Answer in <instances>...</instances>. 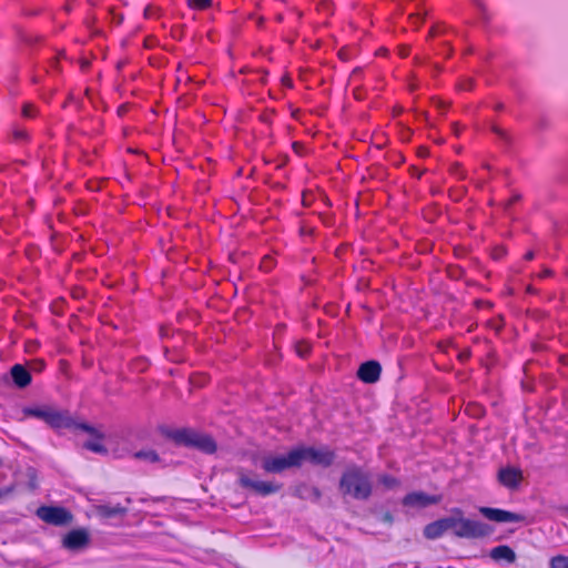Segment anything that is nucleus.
Masks as SVG:
<instances>
[{
	"label": "nucleus",
	"mask_w": 568,
	"mask_h": 568,
	"mask_svg": "<svg viewBox=\"0 0 568 568\" xmlns=\"http://www.w3.org/2000/svg\"><path fill=\"white\" fill-rule=\"evenodd\" d=\"M134 457L138 459L146 460L151 464L158 463L160 460L158 453L153 449L139 450L134 453Z\"/></svg>",
	"instance_id": "19"
},
{
	"label": "nucleus",
	"mask_w": 568,
	"mask_h": 568,
	"mask_svg": "<svg viewBox=\"0 0 568 568\" xmlns=\"http://www.w3.org/2000/svg\"><path fill=\"white\" fill-rule=\"evenodd\" d=\"M479 511L485 518L496 523H520L524 520L523 515L505 509L480 507Z\"/></svg>",
	"instance_id": "10"
},
{
	"label": "nucleus",
	"mask_w": 568,
	"mask_h": 568,
	"mask_svg": "<svg viewBox=\"0 0 568 568\" xmlns=\"http://www.w3.org/2000/svg\"><path fill=\"white\" fill-rule=\"evenodd\" d=\"M452 511L456 516H448V530H452L454 536L477 539L487 537L493 532V528L488 524L463 517L460 508H454Z\"/></svg>",
	"instance_id": "4"
},
{
	"label": "nucleus",
	"mask_w": 568,
	"mask_h": 568,
	"mask_svg": "<svg viewBox=\"0 0 568 568\" xmlns=\"http://www.w3.org/2000/svg\"><path fill=\"white\" fill-rule=\"evenodd\" d=\"M22 112H23V115L27 118H31L34 114V112L30 105H24Z\"/></svg>",
	"instance_id": "28"
},
{
	"label": "nucleus",
	"mask_w": 568,
	"mask_h": 568,
	"mask_svg": "<svg viewBox=\"0 0 568 568\" xmlns=\"http://www.w3.org/2000/svg\"><path fill=\"white\" fill-rule=\"evenodd\" d=\"M446 33V27L438 24L432 28L430 36L438 37Z\"/></svg>",
	"instance_id": "24"
},
{
	"label": "nucleus",
	"mask_w": 568,
	"mask_h": 568,
	"mask_svg": "<svg viewBox=\"0 0 568 568\" xmlns=\"http://www.w3.org/2000/svg\"><path fill=\"white\" fill-rule=\"evenodd\" d=\"M98 514L103 518H113L116 516H124L128 513V509L120 504H116L114 506L112 505H99L97 507Z\"/></svg>",
	"instance_id": "17"
},
{
	"label": "nucleus",
	"mask_w": 568,
	"mask_h": 568,
	"mask_svg": "<svg viewBox=\"0 0 568 568\" xmlns=\"http://www.w3.org/2000/svg\"><path fill=\"white\" fill-rule=\"evenodd\" d=\"M301 455L297 453L296 447L291 449L286 455H267L262 459L261 467L268 474H281L282 471L300 467Z\"/></svg>",
	"instance_id": "5"
},
{
	"label": "nucleus",
	"mask_w": 568,
	"mask_h": 568,
	"mask_svg": "<svg viewBox=\"0 0 568 568\" xmlns=\"http://www.w3.org/2000/svg\"><path fill=\"white\" fill-rule=\"evenodd\" d=\"M39 364H40V368L39 369H41L44 366V362L40 361Z\"/></svg>",
	"instance_id": "36"
},
{
	"label": "nucleus",
	"mask_w": 568,
	"mask_h": 568,
	"mask_svg": "<svg viewBox=\"0 0 568 568\" xmlns=\"http://www.w3.org/2000/svg\"><path fill=\"white\" fill-rule=\"evenodd\" d=\"M239 484L241 487L252 489L256 495L263 497L278 493L282 489V484H274L271 481L263 480H253L244 474L240 476Z\"/></svg>",
	"instance_id": "8"
},
{
	"label": "nucleus",
	"mask_w": 568,
	"mask_h": 568,
	"mask_svg": "<svg viewBox=\"0 0 568 568\" xmlns=\"http://www.w3.org/2000/svg\"><path fill=\"white\" fill-rule=\"evenodd\" d=\"M338 489L344 497L367 500L373 491L371 474L358 465H349L342 473Z\"/></svg>",
	"instance_id": "2"
},
{
	"label": "nucleus",
	"mask_w": 568,
	"mask_h": 568,
	"mask_svg": "<svg viewBox=\"0 0 568 568\" xmlns=\"http://www.w3.org/2000/svg\"><path fill=\"white\" fill-rule=\"evenodd\" d=\"M161 434L173 440L179 446L196 448L205 454H214L216 452L215 440L206 434H201L191 428H170L162 426Z\"/></svg>",
	"instance_id": "3"
},
{
	"label": "nucleus",
	"mask_w": 568,
	"mask_h": 568,
	"mask_svg": "<svg viewBox=\"0 0 568 568\" xmlns=\"http://www.w3.org/2000/svg\"><path fill=\"white\" fill-rule=\"evenodd\" d=\"M187 4L194 10H204L211 7L212 0H187Z\"/></svg>",
	"instance_id": "21"
},
{
	"label": "nucleus",
	"mask_w": 568,
	"mask_h": 568,
	"mask_svg": "<svg viewBox=\"0 0 568 568\" xmlns=\"http://www.w3.org/2000/svg\"><path fill=\"white\" fill-rule=\"evenodd\" d=\"M58 62H59V58H58V57H54V58L52 59V61H51V64H50V65H51V68H57Z\"/></svg>",
	"instance_id": "32"
},
{
	"label": "nucleus",
	"mask_w": 568,
	"mask_h": 568,
	"mask_svg": "<svg viewBox=\"0 0 568 568\" xmlns=\"http://www.w3.org/2000/svg\"><path fill=\"white\" fill-rule=\"evenodd\" d=\"M473 88V80L471 79H465L463 81H460L458 83V89L459 90H464V91H468V90H471Z\"/></svg>",
	"instance_id": "25"
},
{
	"label": "nucleus",
	"mask_w": 568,
	"mask_h": 568,
	"mask_svg": "<svg viewBox=\"0 0 568 568\" xmlns=\"http://www.w3.org/2000/svg\"><path fill=\"white\" fill-rule=\"evenodd\" d=\"M489 557L497 562L505 561L507 564H514L516 561V552L507 545L494 547L489 551Z\"/></svg>",
	"instance_id": "16"
},
{
	"label": "nucleus",
	"mask_w": 568,
	"mask_h": 568,
	"mask_svg": "<svg viewBox=\"0 0 568 568\" xmlns=\"http://www.w3.org/2000/svg\"><path fill=\"white\" fill-rule=\"evenodd\" d=\"M442 500L439 495H428L424 491H413L403 498V505L412 508H426L436 505Z\"/></svg>",
	"instance_id": "9"
},
{
	"label": "nucleus",
	"mask_w": 568,
	"mask_h": 568,
	"mask_svg": "<svg viewBox=\"0 0 568 568\" xmlns=\"http://www.w3.org/2000/svg\"><path fill=\"white\" fill-rule=\"evenodd\" d=\"M311 491H312V495H313V497H314V500H316V501H317V500H320V499H321V497H322V493H321V490H320L317 487H312V488H311Z\"/></svg>",
	"instance_id": "29"
},
{
	"label": "nucleus",
	"mask_w": 568,
	"mask_h": 568,
	"mask_svg": "<svg viewBox=\"0 0 568 568\" xmlns=\"http://www.w3.org/2000/svg\"><path fill=\"white\" fill-rule=\"evenodd\" d=\"M13 138L16 141H26L28 139V133L22 129H16L13 131Z\"/></svg>",
	"instance_id": "23"
},
{
	"label": "nucleus",
	"mask_w": 568,
	"mask_h": 568,
	"mask_svg": "<svg viewBox=\"0 0 568 568\" xmlns=\"http://www.w3.org/2000/svg\"><path fill=\"white\" fill-rule=\"evenodd\" d=\"M446 531H448V517L427 524L424 528V536L427 539L434 540L442 537Z\"/></svg>",
	"instance_id": "15"
},
{
	"label": "nucleus",
	"mask_w": 568,
	"mask_h": 568,
	"mask_svg": "<svg viewBox=\"0 0 568 568\" xmlns=\"http://www.w3.org/2000/svg\"><path fill=\"white\" fill-rule=\"evenodd\" d=\"M379 483L388 489L395 488L399 485V480L390 475H382L379 477Z\"/></svg>",
	"instance_id": "20"
},
{
	"label": "nucleus",
	"mask_w": 568,
	"mask_h": 568,
	"mask_svg": "<svg viewBox=\"0 0 568 568\" xmlns=\"http://www.w3.org/2000/svg\"><path fill=\"white\" fill-rule=\"evenodd\" d=\"M300 356H305V352L298 351Z\"/></svg>",
	"instance_id": "37"
},
{
	"label": "nucleus",
	"mask_w": 568,
	"mask_h": 568,
	"mask_svg": "<svg viewBox=\"0 0 568 568\" xmlns=\"http://www.w3.org/2000/svg\"><path fill=\"white\" fill-rule=\"evenodd\" d=\"M550 568H568V557L561 555L552 557Z\"/></svg>",
	"instance_id": "22"
},
{
	"label": "nucleus",
	"mask_w": 568,
	"mask_h": 568,
	"mask_svg": "<svg viewBox=\"0 0 568 568\" xmlns=\"http://www.w3.org/2000/svg\"><path fill=\"white\" fill-rule=\"evenodd\" d=\"M443 47L445 50H443V52H440V54H444V55H449L450 54V45H449V41L448 40H444L443 41Z\"/></svg>",
	"instance_id": "27"
},
{
	"label": "nucleus",
	"mask_w": 568,
	"mask_h": 568,
	"mask_svg": "<svg viewBox=\"0 0 568 568\" xmlns=\"http://www.w3.org/2000/svg\"><path fill=\"white\" fill-rule=\"evenodd\" d=\"M535 254L532 251H528L525 255H524V258L526 261H531L534 258Z\"/></svg>",
	"instance_id": "30"
},
{
	"label": "nucleus",
	"mask_w": 568,
	"mask_h": 568,
	"mask_svg": "<svg viewBox=\"0 0 568 568\" xmlns=\"http://www.w3.org/2000/svg\"><path fill=\"white\" fill-rule=\"evenodd\" d=\"M296 450L301 455L300 466L304 462H308L312 465L328 467L335 459V453L328 448L317 449L308 446H298Z\"/></svg>",
	"instance_id": "6"
},
{
	"label": "nucleus",
	"mask_w": 568,
	"mask_h": 568,
	"mask_svg": "<svg viewBox=\"0 0 568 568\" xmlns=\"http://www.w3.org/2000/svg\"><path fill=\"white\" fill-rule=\"evenodd\" d=\"M95 429V433L93 434H90L91 436H93L94 438L91 439V440H88L83 444V447L90 452H93V453H98V454H106L108 453V449L105 448V446L102 444V438H103V435L97 429Z\"/></svg>",
	"instance_id": "18"
},
{
	"label": "nucleus",
	"mask_w": 568,
	"mask_h": 568,
	"mask_svg": "<svg viewBox=\"0 0 568 568\" xmlns=\"http://www.w3.org/2000/svg\"><path fill=\"white\" fill-rule=\"evenodd\" d=\"M22 413L27 417H34L43 420L47 425L55 430L61 429H79L88 434L95 433L93 426L77 422L72 418L68 410H59L49 405L42 406H26L22 408Z\"/></svg>",
	"instance_id": "1"
},
{
	"label": "nucleus",
	"mask_w": 568,
	"mask_h": 568,
	"mask_svg": "<svg viewBox=\"0 0 568 568\" xmlns=\"http://www.w3.org/2000/svg\"><path fill=\"white\" fill-rule=\"evenodd\" d=\"M381 373L382 366L377 361H367L359 365L357 377L364 383L374 384L379 379Z\"/></svg>",
	"instance_id": "12"
},
{
	"label": "nucleus",
	"mask_w": 568,
	"mask_h": 568,
	"mask_svg": "<svg viewBox=\"0 0 568 568\" xmlns=\"http://www.w3.org/2000/svg\"><path fill=\"white\" fill-rule=\"evenodd\" d=\"M256 24H257V27H260V28H261V27H263V24H264V18H263V17H258V18H257V21H256Z\"/></svg>",
	"instance_id": "33"
},
{
	"label": "nucleus",
	"mask_w": 568,
	"mask_h": 568,
	"mask_svg": "<svg viewBox=\"0 0 568 568\" xmlns=\"http://www.w3.org/2000/svg\"><path fill=\"white\" fill-rule=\"evenodd\" d=\"M523 480V473L516 467L500 468L498 471V481L508 489H517Z\"/></svg>",
	"instance_id": "13"
},
{
	"label": "nucleus",
	"mask_w": 568,
	"mask_h": 568,
	"mask_svg": "<svg viewBox=\"0 0 568 568\" xmlns=\"http://www.w3.org/2000/svg\"><path fill=\"white\" fill-rule=\"evenodd\" d=\"M268 261L271 262V258H270V257H265V260L263 261V266H264V267H267V266H266V263H267Z\"/></svg>",
	"instance_id": "34"
},
{
	"label": "nucleus",
	"mask_w": 568,
	"mask_h": 568,
	"mask_svg": "<svg viewBox=\"0 0 568 568\" xmlns=\"http://www.w3.org/2000/svg\"><path fill=\"white\" fill-rule=\"evenodd\" d=\"M9 373L13 385L18 388H26L32 382L31 373L22 364H14Z\"/></svg>",
	"instance_id": "14"
},
{
	"label": "nucleus",
	"mask_w": 568,
	"mask_h": 568,
	"mask_svg": "<svg viewBox=\"0 0 568 568\" xmlns=\"http://www.w3.org/2000/svg\"><path fill=\"white\" fill-rule=\"evenodd\" d=\"M90 542V536L84 529H73L69 531L63 538V547L69 550H79L84 548Z\"/></svg>",
	"instance_id": "11"
},
{
	"label": "nucleus",
	"mask_w": 568,
	"mask_h": 568,
	"mask_svg": "<svg viewBox=\"0 0 568 568\" xmlns=\"http://www.w3.org/2000/svg\"><path fill=\"white\" fill-rule=\"evenodd\" d=\"M37 516L53 526H65L72 520L71 513L59 506H40L37 509Z\"/></svg>",
	"instance_id": "7"
},
{
	"label": "nucleus",
	"mask_w": 568,
	"mask_h": 568,
	"mask_svg": "<svg viewBox=\"0 0 568 568\" xmlns=\"http://www.w3.org/2000/svg\"><path fill=\"white\" fill-rule=\"evenodd\" d=\"M276 20H277L278 22H281V21L283 20V16H282V14H277V16H276Z\"/></svg>",
	"instance_id": "35"
},
{
	"label": "nucleus",
	"mask_w": 568,
	"mask_h": 568,
	"mask_svg": "<svg viewBox=\"0 0 568 568\" xmlns=\"http://www.w3.org/2000/svg\"><path fill=\"white\" fill-rule=\"evenodd\" d=\"M550 274H551V271H550V270H548V268H545V270L539 274V276H540V277H547V276H549Z\"/></svg>",
	"instance_id": "31"
},
{
	"label": "nucleus",
	"mask_w": 568,
	"mask_h": 568,
	"mask_svg": "<svg viewBox=\"0 0 568 568\" xmlns=\"http://www.w3.org/2000/svg\"><path fill=\"white\" fill-rule=\"evenodd\" d=\"M13 489H14L13 486L0 488V500H2L4 497L10 495L13 491Z\"/></svg>",
	"instance_id": "26"
}]
</instances>
